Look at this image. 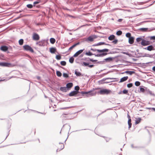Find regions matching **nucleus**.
I'll list each match as a JSON object with an SVG mask.
<instances>
[{"label": "nucleus", "mask_w": 155, "mask_h": 155, "mask_svg": "<svg viewBox=\"0 0 155 155\" xmlns=\"http://www.w3.org/2000/svg\"><path fill=\"white\" fill-rule=\"evenodd\" d=\"M111 91L107 89H102L99 92L101 94H110Z\"/></svg>", "instance_id": "f257e3e1"}, {"label": "nucleus", "mask_w": 155, "mask_h": 155, "mask_svg": "<svg viewBox=\"0 0 155 155\" xmlns=\"http://www.w3.org/2000/svg\"><path fill=\"white\" fill-rule=\"evenodd\" d=\"M23 48L24 50L29 51L31 53H33L34 52V50L29 45H25L23 46Z\"/></svg>", "instance_id": "f03ea898"}, {"label": "nucleus", "mask_w": 155, "mask_h": 155, "mask_svg": "<svg viewBox=\"0 0 155 155\" xmlns=\"http://www.w3.org/2000/svg\"><path fill=\"white\" fill-rule=\"evenodd\" d=\"M57 152H59L64 148V145L63 143H59L57 145Z\"/></svg>", "instance_id": "7ed1b4c3"}, {"label": "nucleus", "mask_w": 155, "mask_h": 155, "mask_svg": "<svg viewBox=\"0 0 155 155\" xmlns=\"http://www.w3.org/2000/svg\"><path fill=\"white\" fill-rule=\"evenodd\" d=\"M0 66L3 67H11L12 64L8 63L1 62L0 63Z\"/></svg>", "instance_id": "20e7f679"}, {"label": "nucleus", "mask_w": 155, "mask_h": 155, "mask_svg": "<svg viewBox=\"0 0 155 155\" xmlns=\"http://www.w3.org/2000/svg\"><path fill=\"white\" fill-rule=\"evenodd\" d=\"M91 50L94 51H97V52H108L109 51V50L107 49H104L102 50H98V49H94L93 48H91Z\"/></svg>", "instance_id": "39448f33"}, {"label": "nucleus", "mask_w": 155, "mask_h": 155, "mask_svg": "<svg viewBox=\"0 0 155 155\" xmlns=\"http://www.w3.org/2000/svg\"><path fill=\"white\" fill-rule=\"evenodd\" d=\"M40 39L39 35L36 33H34L32 36V39L35 41H38Z\"/></svg>", "instance_id": "423d86ee"}, {"label": "nucleus", "mask_w": 155, "mask_h": 155, "mask_svg": "<svg viewBox=\"0 0 155 155\" xmlns=\"http://www.w3.org/2000/svg\"><path fill=\"white\" fill-rule=\"evenodd\" d=\"M150 44L149 41L143 39L141 42V45L143 46H146Z\"/></svg>", "instance_id": "0eeeda50"}, {"label": "nucleus", "mask_w": 155, "mask_h": 155, "mask_svg": "<svg viewBox=\"0 0 155 155\" xmlns=\"http://www.w3.org/2000/svg\"><path fill=\"white\" fill-rule=\"evenodd\" d=\"M128 118V124L129 125V128L130 129L131 128L132 125V124L131 123V119L130 117L129 114L127 115Z\"/></svg>", "instance_id": "6e6552de"}, {"label": "nucleus", "mask_w": 155, "mask_h": 155, "mask_svg": "<svg viewBox=\"0 0 155 155\" xmlns=\"http://www.w3.org/2000/svg\"><path fill=\"white\" fill-rule=\"evenodd\" d=\"M84 50V49L83 50H80L78 51L74 54L73 56L75 57H77L79 54L82 53Z\"/></svg>", "instance_id": "1a4fd4ad"}, {"label": "nucleus", "mask_w": 155, "mask_h": 155, "mask_svg": "<svg viewBox=\"0 0 155 155\" xmlns=\"http://www.w3.org/2000/svg\"><path fill=\"white\" fill-rule=\"evenodd\" d=\"M92 91H90L88 92H84L82 91L81 92V93L82 94H89L91 96H93L94 95L92 93Z\"/></svg>", "instance_id": "9d476101"}, {"label": "nucleus", "mask_w": 155, "mask_h": 155, "mask_svg": "<svg viewBox=\"0 0 155 155\" xmlns=\"http://www.w3.org/2000/svg\"><path fill=\"white\" fill-rule=\"evenodd\" d=\"M145 49L149 51L155 50V48L152 45L149 46L147 48H145Z\"/></svg>", "instance_id": "9b49d317"}, {"label": "nucleus", "mask_w": 155, "mask_h": 155, "mask_svg": "<svg viewBox=\"0 0 155 155\" xmlns=\"http://www.w3.org/2000/svg\"><path fill=\"white\" fill-rule=\"evenodd\" d=\"M78 92H79L78 91H74L70 93L69 95L70 96H74L77 94Z\"/></svg>", "instance_id": "f8f14e48"}, {"label": "nucleus", "mask_w": 155, "mask_h": 155, "mask_svg": "<svg viewBox=\"0 0 155 155\" xmlns=\"http://www.w3.org/2000/svg\"><path fill=\"white\" fill-rule=\"evenodd\" d=\"M96 38L97 37L96 36H90L87 38V40L89 41H93L94 39Z\"/></svg>", "instance_id": "ddd939ff"}, {"label": "nucleus", "mask_w": 155, "mask_h": 155, "mask_svg": "<svg viewBox=\"0 0 155 155\" xmlns=\"http://www.w3.org/2000/svg\"><path fill=\"white\" fill-rule=\"evenodd\" d=\"M0 50L4 51H6L8 50V48L5 46H3L0 47Z\"/></svg>", "instance_id": "4468645a"}, {"label": "nucleus", "mask_w": 155, "mask_h": 155, "mask_svg": "<svg viewBox=\"0 0 155 155\" xmlns=\"http://www.w3.org/2000/svg\"><path fill=\"white\" fill-rule=\"evenodd\" d=\"M128 76L124 77L121 78L120 81L119 82V83H121L125 81L128 79Z\"/></svg>", "instance_id": "2eb2a0df"}, {"label": "nucleus", "mask_w": 155, "mask_h": 155, "mask_svg": "<svg viewBox=\"0 0 155 155\" xmlns=\"http://www.w3.org/2000/svg\"><path fill=\"white\" fill-rule=\"evenodd\" d=\"M134 38L133 37H130L129 39V43L131 44H133L134 42Z\"/></svg>", "instance_id": "dca6fc26"}, {"label": "nucleus", "mask_w": 155, "mask_h": 155, "mask_svg": "<svg viewBox=\"0 0 155 155\" xmlns=\"http://www.w3.org/2000/svg\"><path fill=\"white\" fill-rule=\"evenodd\" d=\"M56 49L55 48H51L50 49V51L51 53H54L56 51Z\"/></svg>", "instance_id": "f3484780"}, {"label": "nucleus", "mask_w": 155, "mask_h": 155, "mask_svg": "<svg viewBox=\"0 0 155 155\" xmlns=\"http://www.w3.org/2000/svg\"><path fill=\"white\" fill-rule=\"evenodd\" d=\"M135 72L134 71H126L125 72V73L129 74L130 75L134 74Z\"/></svg>", "instance_id": "a211bd4d"}, {"label": "nucleus", "mask_w": 155, "mask_h": 155, "mask_svg": "<svg viewBox=\"0 0 155 155\" xmlns=\"http://www.w3.org/2000/svg\"><path fill=\"white\" fill-rule=\"evenodd\" d=\"M73 85V84L71 83H68L66 85L67 87V88H71L72 87Z\"/></svg>", "instance_id": "6ab92c4d"}, {"label": "nucleus", "mask_w": 155, "mask_h": 155, "mask_svg": "<svg viewBox=\"0 0 155 155\" xmlns=\"http://www.w3.org/2000/svg\"><path fill=\"white\" fill-rule=\"evenodd\" d=\"M115 37V36L114 35H110L108 37V39L110 41L114 39Z\"/></svg>", "instance_id": "aec40b11"}, {"label": "nucleus", "mask_w": 155, "mask_h": 155, "mask_svg": "<svg viewBox=\"0 0 155 155\" xmlns=\"http://www.w3.org/2000/svg\"><path fill=\"white\" fill-rule=\"evenodd\" d=\"M141 120V118H139L137 119H136V120H135V124H139Z\"/></svg>", "instance_id": "412c9836"}, {"label": "nucleus", "mask_w": 155, "mask_h": 155, "mask_svg": "<svg viewBox=\"0 0 155 155\" xmlns=\"http://www.w3.org/2000/svg\"><path fill=\"white\" fill-rule=\"evenodd\" d=\"M104 60L106 61H107V62L111 61H112L113 60V58H112L111 57H109V58H105L104 59Z\"/></svg>", "instance_id": "4be33fe9"}, {"label": "nucleus", "mask_w": 155, "mask_h": 155, "mask_svg": "<svg viewBox=\"0 0 155 155\" xmlns=\"http://www.w3.org/2000/svg\"><path fill=\"white\" fill-rule=\"evenodd\" d=\"M79 44V42H78L77 43H76L74 44L72 46H71V47L69 48V50H72L73 48H74V47L78 45Z\"/></svg>", "instance_id": "5701e85b"}, {"label": "nucleus", "mask_w": 155, "mask_h": 155, "mask_svg": "<svg viewBox=\"0 0 155 155\" xmlns=\"http://www.w3.org/2000/svg\"><path fill=\"white\" fill-rule=\"evenodd\" d=\"M50 42L52 44H54L55 42V40L53 38H51L50 39Z\"/></svg>", "instance_id": "b1692460"}, {"label": "nucleus", "mask_w": 155, "mask_h": 155, "mask_svg": "<svg viewBox=\"0 0 155 155\" xmlns=\"http://www.w3.org/2000/svg\"><path fill=\"white\" fill-rule=\"evenodd\" d=\"M107 54V53H104L102 54H97L95 56L99 57V56H103L106 55Z\"/></svg>", "instance_id": "393cba45"}, {"label": "nucleus", "mask_w": 155, "mask_h": 155, "mask_svg": "<svg viewBox=\"0 0 155 155\" xmlns=\"http://www.w3.org/2000/svg\"><path fill=\"white\" fill-rule=\"evenodd\" d=\"M61 90L63 91H66L67 90V87H62L60 88Z\"/></svg>", "instance_id": "a878e982"}, {"label": "nucleus", "mask_w": 155, "mask_h": 155, "mask_svg": "<svg viewBox=\"0 0 155 155\" xmlns=\"http://www.w3.org/2000/svg\"><path fill=\"white\" fill-rule=\"evenodd\" d=\"M56 74L59 77H61L62 75L61 73L59 71H56Z\"/></svg>", "instance_id": "bb28decb"}, {"label": "nucleus", "mask_w": 155, "mask_h": 155, "mask_svg": "<svg viewBox=\"0 0 155 155\" xmlns=\"http://www.w3.org/2000/svg\"><path fill=\"white\" fill-rule=\"evenodd\" d=\"M24 40L23 39L19 40L18 41L19 44L20 45H22L23 44Z\"/></svg>", "instance_id": "cd10ccee"}, {"label": "nucleus", "mask_w": 155, "mask_h": 155, "mask_svg": "<svg viewBox=\"0 0 155 155\" xmlns=\"http://www.w3.org/2000/svg\"><path fill=\"white\" fill-rule=\"evenodd\" d=\"M75 73L76 75L77 76H81V73L80 72H78L76 71H75Z\"/></svg>", "instance_id": "c85d7f7f"}, {"label": "nucleus", "mask_w": 155, "mask_h": 155, "mask_svg": "<svg viewBox=\"0 0 155 155\" xmlns=\"http://www.w3.org/2000/svg\"><path fill=\"white\" fill-rule=\"evenodd\" d=\"M105 43L104 42H99V43H97V44H96L95 45H94L95 46H98V45H105Z\"/></svg>", "instance_id": "c756f323"}, {"label": "nucleus", "mask_w": 155, "mask_h": 155, "mask_svg": "<svg viewBox=\"0 0 155 155\" xmlns=\"http://www.w3.org/2000/svg\"><path fill=\"white\" fill-rule=\"evenodd\" d=\"M74 58L73 57H71L69 59V62L71 63H72L74 62Z\"/></svg>", "instance_id": "7c9ffc66"}, {"label": "nucleus", "mask_w": 155, "mask_h": 155, "mask_svg": "<svg viewBox=\"0 0 155 155\" xmlns=\"http://www.w3.org/2000/svg\"><path fill=\"white\" fill-rule=\"evenodd\" d=\"M116 34L118 35H120L122 34V32L121 31H118L117 32Z\"/></svg>", "instance_id": "2f4dec72"}, {"label": "nucleus", "mask_w": 155, "mask_h": 155, "mask_svg": "<svg viewBox=\"0 0 155 155\" xmlns=\"http://www.w3.org/2000/svg\"><path fill=\"white\" fill-rule=\"evenodd\" d=\"M86 55L88 56H91L93 55V54L90 52V51H89L88 52H87L85 53Z\"/></svg>", "instance_id": "473e14b6"}, {"label": "nucleus", "mask_w": 155, "mask_h": 155, "mask_svg": "<svg viewBox=\"0 0 155 155\" xmlns=\"http://www.w3.org/2000/svg\"><path fill=\"white\" fill-rule=\"evenodd\" d=\"M140 82L138 81H137L135 82V85L137 86H138L139 85H140Z\"/></svg>", "instance_id": "72a5a7b5"}, {"label": "nucleus", "mask_w": 155, "mask_h": 155, "mask_svg": "<svg viewBox=\"0 0 155 155\" xmlns=\"http://www.w3.org/2000/svg\"><path fill=\"white\" fill-rule=\"evenodd\" d=\"M61 64L63 66H65L66 65V62L65 61H63L61 62Z\"/></svg>", "instance_id": "f704fd0d"}, {"label": "nucleus", "mask_w": 155, "mask_h": 155, "mask_svg": "<svg viewBox=\"0 0 155 155\" xmlns=\"http://www.w3.org/2000/svg\"><path fill=\"white\" fill-rule=\"evenodd\" d=\"M126 36L127 37L129 38H130V37H131V34L130 33H127L126 35Z\"/></svg>", "instance_id": "c9c22d12"}, {"label": "nucleus", "mask_w": 155, "mask_h": 155, "mask_svg": "<svg viewBox=\"0 0 155 155\" xmlns=\"http://www.w3.org/2000/svg\"><path fill=\"white\" fill-rule=\"evenodd\" d=\"M56 59L58 60H59L61 59V57L60 55H57L56 56Z\"/></svg>", "instance_id": "e433bc0d"}, {"label": "nucleus", "mask_w": 155, "mask_h": 155, "mask_svg": "<svg viewBox=\"0 0 155 155\" xmlns=\"http://www.w3.org/2000/svg\"><path fill=\"white\" fill-rule=\"evenodd\" d=\"M143 39L141 38H138L136 39V41L137 42H139L141 41H142Z\"/></svg>", "instance_id": "4c0bfd02"}, {"label": "nucleus", "mask_w": 155, "mask_h": 155, "mask_svg": "<svg viewBox=\"0 0 155 155\" xmlns=\"http://www.w3.org/2000/svg\"><path fill=\"white\" fill-rule=\"evenodd\" d=\"M127 87L128 88H130L132 87L133 84L132 83H130L128 84L127 85Z\"/></svg>", "instance_id": "58836bf2"}, {"label": "nucleus", "mask_w": 155, "mask_h": 155, "mask_svg": "<svg viewBox=\"0 0 155 155\" xmlns=\"http://www.w3.org/2000/svg\"><path fill=\"white\" fill-rule=\"evenodd\" d=\"M27 7L29 8H32L33 6L31 4H28L27 5Z\"/></svg>", "instance_id": "ea45409f"}, {"label": "nucleus", "mask_w": 155, "mask_h": 155, "mask_svg": "<svg viewBox=\"0 0 155 155\" xmlns=\"http://www.w3.org/2000/svg\"><path fill=\"white\" fill-rule=\"evenodd\" d=\"M79 89L80 87L78 86H75L74 88V89L77 91H78L79 90Z\"/></svg>", "instance_id": "a19ab883"}, {"label": "nucleus", "mask_w": 155, "mask_h": 155, "mask_svg": "<svg viewBox=\"0 0 155 155\" xmlns=\"http://www.w3.org/2000/svg\"><path fill=\"white\" fill-rule=\"evenodd\" d=\"M68 114V113H67V114H62L61 115V117H62V118H64V117H66L65 116L66 115H67Z\"/></svg>", "instance_id": "79ce46f5"}, {"label": "nucleus", "mask_w": 155, "mask_h": 155, "mask_svg": "<svg viewBox=\"0 0 155 155\" xmlns=\"http://www.w3.org/2000/svg\"><path fill=\"white\" fill-rule=\"evenodd\" d=\"M63 76L64 77L66 78H67L68 77V75L66 73H64L63 74Z\"/></svg>", "instance_id": "37998d69"}, {"label": "nucleus", "mask_w": 155, "mask_h": 155, "mask_svg": "<svg viewBox=\"0 0 155 155\" xmlns=\"http://www.w3.org/2000/svg\"><path fill=\"white\" fill-rule=\"evenodd\" d=\"M89 64L87 63H86L85 62H84L83 63V65L84 66H88Z\"/></svg>", "instance_id": "c03bdc74"}, {"label": "nucleus", "mask_w": 155, "mask_h": 155, "mask_svg": "<svg viewBox=\"0 0 155 155\" xmlns=\"http://www.w3.org/2000/svg\"><path fill=\"white\" fill-rule=\"evenodd\" d=\"M123 92L124 94H127L128 92V91L127 90L125 89L123 91Z\"/></svg>", "instance_id": "a18cd8bd"}, {"label": "nucleus", "mask_w": 155, "mask_h": 155, "mask_svg": "<svg viewBox=\"0 0 155 155\" xmlns=\"http://www.w3.org/2000/svg\"><path fill=\"white\" fill-rule=\"evenodd\" d=\"M150 39L151 40H155V36L150 37Z\"/></svg>", "instance_id": "49530a36"}, {"label": "nucleus", "mask_w": 155, "mask_h": 155, "mask_svg": "<svg viewBox=\"0 0 155 155\" xmlns=\"http://www.w3.org/2000/svg\"><path fill=\"white\" fill-rule=\"evenodd\" d=\"M118 41L117 40H114L113 41V43L114 44H116L117 42Z\"/></svg>", "instance_id": "de8ad7c7"}, {"label": "nucleus", "mask_w": 155, "mask_h": 155, "mask_svg": "<svg viewBox=\"0 0 155 155\" xmlns=\"http://www.w3.org/2000/svg\"><path fill=\"white\" fill-rule=\"evenodd\" d=\"M90 61H92V62H96L97 61V60H93V59H90Z\"/></svg>", "instance_id": "09e8293b"}, {"label": "nucleus", "mask_w": 155, "mask_h": 155, "mask_svg": "<svg viewBox=\"0 0 155 155\" xmlns=\"http://www.w3.org/2000/svg\"><path fill=\"white\" fill-rule=\"evenodd\" d=\"M144 89L143 88H142V87H141L140 88V91L142 92H144Z\"/></svg>", "instance_id": "8fccbe9b"}, {"label": "nucleus", "mask_w": 155, "mask_h": 155, "mask_svg": "<svg viewBox=\"0 0 155 155\" xmlns=\"http://www.w3.org/2000/svg\"><path fill=\"white\" fill-rule=\"evenodd\" d=\"M39 3V2H38V1H36V2H34L33 3V4H34V6H35V5H36V4H38Z\"/></svg>", "instance_id": "3c124183"}, {"label": "nucleus", "mask_w": 155, "mask_h": 155, "mask_svg": "<svg viewBox=\"0 0 155 155\" xmlns=\"http://www.w3.org/2000/svg\"><path fill=\"white\" fill-rule=\"evenodd\" d=\"M147 29L146 28H141L140 29V30L144 31H146Z\"/></svg>", "instance_id": "603ef678"}, {"label": "nucleus", "mask_w": 155, "mask_h": 155, "mask_svg": "<svg viewBox=\"0 0 155 155\" xmlns=\"http://www.w3.org/2000/svg\"><path fill=\"white\" fill-rule=\"evenodd\" d=\"M94 65H88V67L90 68H92L94 67Z\"/></svg>", "instance_id": "864d4df0"}, {"label": "nucleus", "mask_w": 155, "mask_h": 155, "mask_svg": "<svg viewBox=\"0 0 155 155\" xmlns=\"http://www.w3.org/2000/svg\"><path fill=\"white\" fill-rule=\"evenodd\" d=\"M122 21V19H119L118 20V22H121Z\"/></svg>", "instance_id": "5fc2aeb1"}, {"label": "nucleus", "mask_w": 155, "mask_h": 155, "mask_svg": "<svg viewBox=\"0 0 155 155\" xmlns=\"http://www.w3.org/2000/svg\"><path fill=\"white\" fill-rule=\"evenodd\" d=\"M152 70H153V71H155V66L153 67Z\"/></svg>", "instance_id": "6e6d98bb"}, {"label": "nucleus", "mask_w": 155, "mask_h": 155, "mask_svg": "<svg viewBox=\"0 0 155 155\" xmlns=\"http://www.w3.org/2000/svg\"><path fill=\"white\" fill-rule=\"evenodd\" d=\"M37 78L38 79H40V77H37Z\"/></svg>", "instance_id": "4d7b16f0"}, {"label": "nucleus", "mask_w": 155, "mask_h": 155, "mask_svg": "<svg viewBox=\"0 0 155 155\" xmlns=\"http://www.w3.org/2000/svg\"><path fill=\"white\" fill-rule=\"evenodd\" d=\"M40 43V42H38V43H37V44H38L39 45H40L39 44V43Z\"/></svg>", "instance_id": "13d9d810"}, {"label": "nucleus", "mask_w": 155, "mask_h": 155, "mask_svg": "<svg viewBox=\"0 0 155 155\" xmlns=\"http://www.w3.org/2000/svg\"><path fill=\"white\" fill-rule=\"evenodd\" d=\"M119 155H122V154L120 153L119 154Z\"/></svg>", "instance_id": "bf43d9fd"}, {"label": "nucleus", "mask_w": 155, "mask_h": 155, "mask_svg": "<svg viewBox=\"0 0 155 155\" xmlns=\"http://www.w3.org/2000/svg\"><path fill=\"white\" fill-rule=\"evenodd\" d=\"M96 89H99V88H97Z\"/></svg>", "instance_id": "052dcab7"}, {"label": "nucleus", "mask_w": 155, "mask_h": 155, "mask_svg": "<svg viewBox=\"0 0 155 155\" xmlns=\"http://www.w3.org/2000/svg\"><path fill=\"white\" fill-rule=\"evenodd\" d=\"M154 2H155V1Z\"/></svg>", "instance_id": "680f3d73"}]
</instances>
